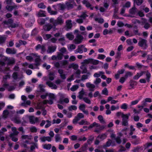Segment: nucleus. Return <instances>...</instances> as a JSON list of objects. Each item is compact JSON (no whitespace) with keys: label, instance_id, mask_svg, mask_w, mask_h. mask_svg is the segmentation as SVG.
<instances>
[{"label":"nucleus","instance_id":"c03bdc74","mask_svg":"<svg viewBox=\"0 0 152 152\" xmlns=\"http://www.w3.org/2000/svg\"><path fill=\"white\" fill-rule=\"evenodd\" d=\"M121 53L120 52H118L115 55V59L119 60L121 58Z\"/></svg>","mask_w":152,"mask_h":152},{"label":"nucleus","instance_id":"864d4df0","mask_svg":"<svg viewBox=\"0 0 152 152\" xmlns=\"http://www.w3.org/2000/svg\"><path fill=\"white\" fill-rule=\"evenodd\" d=\"M101 81V79L100 78H97L96 79V80L94 81V83L95 85H97L100 83Z\"/></svg>","mask_w":152,"mask_h":152},{"label":"nucleus","instance_id":"72a5a7b5","mask_svg":"<svg viewBox=\"0 0 152 152\" xmlns=\"http://www.w3.org/2000/svg\"><path fill=\"white\" fill-rule=\"evenodd\" d=\"M86 108V105L84 104H80L79 107V109L82 111L85 110Z\"/></svg>","mask_w":152,"mask_h":152},{"label":"nucleus","instance_id":"f704fd0d","mask_svg":"<svg viewBox=\"0 0 152 152\" xmlns=\"http://www.w3.org/2000/svg\"><path fill=\"white\" fill-rule=\"evenodd\" d=\"M68 109L69 111H72V110H76L77 109V107L75 105H71L68 107Z\"/></svg>","mask_w":152,"mask_h":152},{"label":"nucleus","instance_id":"412c9836","mask_svg":"<svg viewBox=\"0 0 152 152\" xmlns=\"http://www.w3.org/2000/svg\"><path fill=\"white\" fill-rule=\"evenodd\" d=\"M45 16V11L40 10L38 13L37 16L38 17H42Z\"/></svg>","mask_w":152,"mask_h":152},{"label":"nucleus","instance_id":"6e6d98bb","mask_svg":"<svg viewBox=\"0 0 152 152\" xmlns=\"http://www.w3.org/2000/svg\"><path fill=\"white\" fill-rule=\"evenodd\" d=\"M30 131L32 132H36L37 131V128L35 126H33L30 128Z\"/></svg>","mask_w":152,"mask_h":152},{"label":"nucleus","instance_id":"7c9ffc66","mask_svg":"<svg viewBox=\"0 0 152 152\" xmlns=\"http://www.w3.org/2000/svg\"><path fill=\"white\" fill-rule=\"evenodd\" d=\"M143 2V0H134V4H135L136 3L137 6H140L142 3Z\"/></svg>","mask_w":152,"mask_h":152},{"label":"nucleus","instance_id":"79ce46f5","mask_svg":"<svg viewBox=\"0 0 152 152\" xmlns=\"http://www.w3.org/2000/svg\"><path fill=\"white\" fill-rule=\"evenodd\" d=\"M106 135L105 134H102L99 135L98 136L97 138H99L100 139L104 140L106 137Z\"/></svg>","mask_w":152,"mask_h":152},{"label":"nucleus","instance_id":"5701e85b","mask_svg":"<svg viewBox=\"0 0 152 152\" xmlns=\"http://www.w3.org/2000/svg\"><path fill=\"white\" fill-rule=\"evenodd\" d=\"M94 139V136L91 135L89 137V139L87 140L86 143L90 145L91 144Z\"/></svg>","mask_w":152,"mask_h":152},{"label":"nucleus","instance_id":"f8f14e48","mask_svg":"<svg viewBox=\"0 0 152 152\" xmlns=\"http://www.w3.org/2000/svg\"><path fill=\"white\" fill-rule=\"evenodd\" d=\"M137 12V9L135 7V5L134 4L133 7L129 10V13L132 15H134Z\"/></svg>","mask_w":152,"mask_h":152},{"label":"nucleus","instance_id":"603ef678","mask_svg":"<svg viewBox=\"0 0 152 152\" xmlns=\"http://www.w3.org/2000/svg\"><path fill=\"white\" fill-rule=\"evenodd\" d=\"M78 88V86L77 85H73L71 88L70 90L72 91H75Z\"/></svg>","mask_w":152,"mask_h":152},{"label":"nucleus","instance_id":"0eeeda50","mask_svg":"<svg viewBox=\"0 0 152 152\" xmlns=\"http://www.w3.org/2000/svg\"><path fill=\"white\" fill-rule=\"evenodd\" d=\"M64 23V20L61 17H58L55 20L54 23V26L56 27L58 25H62Z\"/></svg>","mask_w":152,"mask_h":152},{"label":"nucleus","instance_id":"4c0bfd02","mask_svg":"<svg viewBox=\"0 0 152 152\" xmlns=\"http://www.w3.org/2000/svg\"><path fill=\"white\" fill-rule=\"evenodd\" d=\"M99 74H98L97 73H95L94 75V76L95 77L98 78L100 76V75L102 74H103L104 73L102 71H100L99 72Z\"/></svg>","mask_w":152,"mask_h":152},{"label":"nucleus","instance_id":"4d7b16f0","mask_svg":"<svg viewBox=\"0 0 152 152\" xmlns=\"http://www.w3.org/2000/svg\"><path fill=\"white\" fill-rule=\"evenodd\" d=\"M88 76L89 75H82L81 78V80L83 81L88 79Z\"/></svg>","mask_w":152,"mask_h":152},{"label":"nucleus","instance_id":"9b49d317","mask_svg":"<svg viewBox=\"0 0 152 152\" xmlns=\"http://www.w3.org/2000/svg\"><path fill=\"white\" fill-rule=\"evenodd\" d=\"M56 46L54 45V46H49L48 47V49L47 50V52L48 53H52L55 52L56 49Z\"/></svg>","mask_w":152,"mask_h":152},{"label":"nucleus","instance_id":"bf43d9fd","mask_svg":"<svg viewBox=\"0 0 152 152\" xmlns=\"http://www.w3.org/2000/svg\"><path fill=\"white\" fill-rule=\"evenodd\" d=\"M46 122L47 123V124L45 125V128H47L51 125V122L49 120H47Z\"/></svg>","mask_w":152,"mask_h":152},{"label":"nucleus","instance_id":"dca6fc26","mask_svg":"<svg viewBox=\"0 0 152 152\" xmlns=\"http://www.w3.org/2000/svg\"><path fill=\"white\" fill-rule=\"evenodd\" d=\"M129 83L130 86L132 88V89H134L137 84V81L133 80H131L129 82Z\"/></svg>","mask_w":152,"mask_h":152},{"label":"nucleus","instance_id":"6e6552de","mask_svg":"<svg viewBox=\"0 0 152 152\" xmlns=\"http://www.w3.org/2000/svg\"><path fill=\"white\" fill-rule=\"evenodd\" d=\"M85 47V45H79L78 46L77 48L75 51V53L77 54L78 53H83V48Z\"/></svg>","mask_w":152,"mask_h":152},{"label":"nucleus","instance_id":"20e7f679","mask_svg":"<svg viewBox=\"0 0 152 152\" xmlns=\"http://www.w3.org/2000/svg\"><path fill=\"white\" fill-rule=\"evenodd\" d=\"M146 79H141L140 80L139 82L142 83H146V80L147 82L149 83L150 81V79L151 77V74L148 72H147L146 74Z\"/></svg>","mask_w":152,"mask_h":152},{"label":"nucleus","instance_id":"3c124183","mask_svg":"<svg viewBox=\"0 0 152 152\" xmlns=\"http://www.w3.org/2000/svg\"><path fill=\"white\" fill-rule=\"evenodd\" d=\"M12 78L15 80H17L18 78V73L17 72H14L13 73L12 75Z\"/></svg>","mask_w":152,"mask_h":152},{"label":"nucleus","instance_id":"8fccbe9b","mask_svg":"<svg viewBox=\"0 0 152 152\" xmlns=\"http://www.w3.org/2000/svg\"><path fill=\"white\" fill-rule=\"evenodd\" d=\"M38 7L39 8L41 9H45L46 7V6L44 5L43 3H41L38 5Z\"/></svg>","mask_w":152,"mask_h":152},{"label":"nucleus","instance_id":"37998d69","mask_svg":"<svg viewBox=\"0 0 152 152\" xmlns=\"http://www.w3.org/2000/svg\"><path fill=\"white\" fill-rule=\"evenodd\" d=\"M83 99L86 103L89 104H91V101L88 98L86 97H83Z\"/></svg>","mask_w":152,"mask_h":152},{"label":"nucleus","instance_id":"39448f33","mask_svg":"<svg viewBox=\"0 0 152 152\" xmlns=\"http://www.w3.org/2000/svg\"><path fill=\"white\" fill-rule=\"evenodd\" d=\"M83 38L82 36L78 34L74 41L75 44H79L82 42Z\"/></svg>","mask_w":152,"mask_h":152},{"label":"nucleus","instance_id":"2eb2a0df","mask_svg":"<svg viewBox=\"0 0 152 152\" xmlns=\"http://www.w3.org/2000/svg\"><path fill=\"white\" fill-rule=\"evenodd\" d=\"M66 26L67 28L70 29L72 27V24L71 20H67L66 21Z\"/></svg>","mask_w":152,"mask_h":152},{"label":"nucleus","instance_id":"774afa93","mask_svg":"<svg viewBox=\"0 0 152 152\" xmlns=\"http://www.w3.org/2000/svg\"><path fill=\"white\" fill-rule=\"evenodd\" d=\"M10 137L11 138L12 140L15 142H16L18 140V138L15 137L14 136H11L10 135Z\"/></svg>","mask_w":152,"mask_h":152},{"label":"nucleus","instance_id":"1a4fd4ad","mask_svg":"<svg viewBox=\"0 0 152 152\" xmlns=\"http://www.w3.org/2000/svg\"><path fill=\"white\" fill-rule=\"evenodd\" d=\"M29 119L30 123L32 124H34L35 122H37L39 121L37 118H35L34 116H30Z\"/></svg>","mask_w":152,"mask_h":152},{"label":"nucleus","instance_id":"de8ad7c7","mask_svg":"<svg viewBox=\"0 0 152 152\" xmlns=\"http://www.w3.org/2000/svg\"><path fill=\"white\" fill-rule=\"evenodd\" d=\"M6 38L4 37H0V44L4 43L6 40Z\"/></svg>","mask_w":152,"mask_h":152},{"label":"nucleus","instance_id":"e433bc0d","mask_svg":"<svg viewBox=\"0 0 152 152\" xmlns=\"http://www.w3.org/2000/svg\"><path fill=\"white\" fill-rule=\"evenodd\" d=\"M52 37V35L50 34H46L45 36H43V38L45 40H47L50 39Z\"/></svg>","mask_w":152,"mask_h":152},{"label":"nucleus","instance_id":"7ed1b4c3","mask_svg":"<svg viewBox=\"0 0 152 152\" xmlns=\"http://www.w3.org/2000/svg\"><path fill=\"white\" fill-rule=\"evenodd\" d=\"M65 95L64 94H61L60 95V98L59 100V102L61 104H62L63 102L68 103L69 102V100L68 98H65Z\"/></svg>","mask_w":152,"mask_h":152},{"label":"nucleus","instance_id":"c85d7f7f","mask_svg":"<svg viewBox=\"0 0 152 152\" xmlns=\"http://www.w3.org/2000/svg\"><path fill=\"white\" fill-rule=\"evenodd\" d=\"M66 37L69 40H72L74 38V35L71 33H68L66 34Z\"/></svg>","mask_w":152,"mask_h":152},{"label":"nucleus","instance_id":"f3484780","mask_svg":"<svg viewBox=\"0 0 152 152\" xmlns=\"http://www.w3.org/2000/svg\"><path fill=\"white\" fill-rule=\"evenodd\" d=\"M113 32V30L111 28H110L109 30L107 29H105L103 31V34L104 35H105L108 34H111Z\"/></svg>","mask_w":152,"mask_h":152},{"label":"nucleus","instance_id":"69168bd1","mask_svg":"<svg viewBox=\"0 0 152 152\" xmlns=\"http://www.w3.org/2000/svg\"><path fill=\"white\" fill-rule=\"evenodd\" d=\"M131 6V3L129 1L126 2L125 5L123 6V7H126L127 8H129Z\"/></svg>","mask_w":152,"mask_h":152},{"label":"nucleus","instance_id":"f257e3e1","mask_svg":"<svg viewBox=\"0 0 152 152\" xmlns=\"http://www.w3.org/2000/svg\"><path fill=\"white\" fill-rule=\"evenodd\" d=\"M138 45L140 47H142L143 50L146 49L148 47L147 40L145 39L141 38L139 41Z\"/></svg>","mask_w":152,"mask_h":152},{"label":"nucleus","instance_id":"bb28decb","mask_svg":"<svg viewBox=\"0 0 152 152\" xmlns=\"http://www.w3.org/2000/svg\"><path fill=\"white\" fill-rule=\"evenodd\" d=\"M69 68H72L76 70L78 68V66L77 64L72 63L69 66Z\"/></svg>","mask_w":152,"mask_h":152},{"label":"nucleus","instance_id":"a878e982","mask_svg":"<svg viewBox=\"0 0 152 152\" xmlns=\"http://www.w3.org/2000/svg\"><path fill=\"white\" fill-rule=\"evenodd\" d=\"M52 147V145L50 144H45L43 145V148L47 150H50Z\"/></svg>","mask_w":152,"mask_h":152},{"label":"nucleus","instance_id":"e2e57ef3","mask_svg":"<svg viewBox=\"0 0 152 152\" xmlns=\"http://www.w3.org/2000/svg\"><path fill=\"white\" fill-rule=\"evenodd\" d=\"M102 93L104 95H108V92L107 88H104L102 91Z\"/></svg>","mask_w":152,"mask_h":152},{"label":"nucleus","instance_id":"5fc2aeb1","mask_svg":"<svg viewBox=\"0 0 152 152\" xmlns=\"http://www.w3.org/2000/svg\"><path fill=\"white\" fill-rule=\"evenodd\" d=\"M140 100V99H139L134 101H132L131 102V105H134L137 104Z\"/></svg>","mask_w":152,"mask_h":152},{"label":"nucleus","instance_id":"423d86ee","mask_svg":"<svg viewBox=\"0 0 152 152\" xmlns=\"http://www.w3.org/2000/svg\"><path fill=\"white\" fill-rule=\"evenodd\" d=\"M35 49L36 50H38L41 49V53L42 54H44L46 51V49L45 46L43 45H41L40 44H38L35 46Z\"/></svg>","mask_w":152,"mask_h":152},{"label":"nucleus","instance_id":"393cba45","mask_svg":"<svg viewBox=\"0 0 152 152\" xmlns=\"http://www.w3.org/2000/svg\"><path fill=\"white\" fill-rule=\"evenodd\" d=\"M130 115V113L126 114H125L122 113V115H121V118H122V120H128L129 116Z\"/></svg>","mask_w":152,"mask_h":152},{"label":"nucleus","instance_id":"680f3d73","mask_svg":"<svg viewBox=\"0 0 152 152\" xmlns=\"http://www.w3.org/2000/svg\"><path fill=\"white\" fill-rule=\"evenodd\" d=\"M88 15H87L85 12L83 13L80 16H78L81 18H83L84 19H85L87 17Z\"/></svg>","mask_w":152,"mask_h":152},{"label":"nucleus","instance_id":"6ab92c4d","mask_svg":"<svg viewBox=\"0 0 152 152\" xmlns=\"http://www.w3.org/2000/svg\"><path fill=\"white\" fill-rule=\"evenodd\" d=\"M17 7L16 5L10 6V5H7L6 6V9L8 11H12L14 9L16 8Z\"/></svg>","mask_w":152,"mask_h":152},{"label":"nucleus","instance_id":"2f4dec72","mask_svg":"<svg viewBox=\"0 0 152 152\" xmlns=\"http://www.w3.org/2000/svg\"><path fill=\"white\" fill-rule=\"evenodd\" d=\"M66 5L68 8L72 9L74 7L73 4H71L69 2H67L66 3Z\"/></svg>","mask_w":152,"mask_h":152},{"label":"nucleus","instance_id":"a18cd8bd","mask_svg":"<svg viewBox=\"0 0 152 152\" xmlns=\"http://www.w3.org/2000/svg\"><path fill=\"white\" fill-rule=\"evenodd\" d=\"M78 119L80 120L81 118H83L84 117L83 114L81 113H78L76 116Z\"/></svg>","mask_w":152,"mask_h":152},{"label":"nucleus","instance_id":"58836bf2","mask_svg":"<svg viewBox=\"0 0 152 152\" xmlns=\"http://www.w3.org/2000/svg\"><path fill=\"white\" fill-rule=\"evenodd\" d=\"M55 141L56 142H58L61 140V137L60 136L59 134H57L55 136Z\"/></svg>","mask_w":152,"mask_h":152},{"label":"nucleus","instance_id":"cd10ccee","mask_svg":"<svg viewBox=\"0 0 152 152\" xmlns=\"http://www.w3.org/2000/svg\"><path fill=\"white\" fill-rule=\"evenodd\" d=\"M83 65L80 66V69L83 70L82 73L85 74L87 72V70L86 67L84 65V64H82Z\"/></svg>","mask_w":152,"mask_h":152},{"label":"nucleus","instance_id":"a19ab883","mask_svg":"<svg viewBox=\"0 0 152 152\" xmlns=\"http://www.w3.org/2000/svg\"><path fill=\"white\" fill-rule=\"evenodd\" d=\"M95 20V21H98V22L100 23H102L104 22V20L102 18H96L94 19Z\"/></svg>","mask_w":152,"mask_h":152},{"label":"nucleus","instance_id":"b1692460","mask_svg":"<svg viewBox=\"0 0 152 152\" xmlns=\"http://www.w3.org/2000/svg\"><path fill=\"white\" fill-rule=\"evenodd\" d=\"M13 22V20L12 18H10L7 20H5L3 21V23L5 25L11 24Z\"/></svg>","mask_w":152,"mask_h":152},{"label":"nucleus","instance_id":"f03ea898","mask_svg":"<svg viewBox=\"0 0 152 152\" xmlns=\"http://www.w3.org/2000/svg\"><path fill=\"white\" fill-rule=\"evenodd\" d=\"M99 61L97 60H95L92 58H90L84 60L82 64H88L90 63L94 65H96L99 63Z\"/></svg>","mask_w":152,"mask_h":152},{"label":"nucleus","instance_id":"a211bd4d","mask_svg":"<svg viewBox=\"0 0 152 152\" xmlns=\"http://www.w3.org/2000/svg\"><path fill=\"white\" fill-rule=\"evenodd\" d=\"M7 65L10 66L14 64L15 63V59L13 58H12V59H8L7 60Z\"/></svg>","mask_w":152,"mask_h":152},{"label":"nucleus","instance_id":"9d476101","mask_svg":"<svg viewBox=\"0 0 152 152\" xmlns=\"http://www.w3.org/2000/svg\"><path fill=\"white\" fill-rule=\"evenodd\" d=\"M53 26L49 23H48L43 26V29L45 31H49L53 28Z\"/></svg>","mask_w":152,"mask_h":152},{"label":"nucleus","instance_id":"473e14b6","mask_svg":"<svg viewBox=\"0 0 152 152\" xmlns=\"http://www.w3.org/2000/svg\"><path fill=\"white\" fill-rule=\"evenodd\" d=\"M97 118L101 123H105V121L104 120L103 118L102 115H99L97 117Z\"/></svg>","mask_w":152,"mask_h":152},{"label":"nucleus","instance_id":"ea45409f","mask_svg":"<svg viewBox=\"0 0 152 152\" xmlns=\"http://www.w3.org/2000/svg\"><path fill=\"white\" fill-rule=\"evenodd\" d=\"M67 123L66 121H64L63 122L61 123L60 125V129H63L64 126H66Z\"/></svg>","mask_w":152,"mask_h":152},{"label":"nucleus","instance_id":"052dcab7","mask_svg":"<svg viewBox=\"0 0 152 152\" xmlns=\"http://www.w3.org/2000/svg\"><path fill=\"white\" fill-rule=\"evenodd\" d=\"M121 109L126 110L127 108V105L126 103L123 104L121 107Z\"/></svg>","mask_w":152,"mask_h":152},{"label":"nucleus","instance_id":"c756f323","mask_svg":"<svg viewBox=\"0 0 152 152\" xmlns=\"http://www.w3.org/2000/svg\"><path fill=\"white\" fill-rule=\"evenodd\" d=\"M112 143V141L110 139H108V140L106 144L103 145V148L107 147H110Z\"/></svg>","mask_w":152,"mask_h":152},{"label":"nucleus","instance_id":"0e129e2a","mask_svg":"<svg viewBox=\"0 0 152 152\" xmlns=\"http://www.w3.org/2000/svg\"><path fill=\"white\" fill-rule=\"evenodd\" d=\"M115 140L116 142L118 144H120L121 142V140L120 137H117L115 138Z\"/></svg>","mask_w":152,"mask_h":152},{"label":"nucleus","instance_id":"13d9d810","mask_svg":"<svg viewBox=\"0 0 152 152\" xmlns=\"http://www.w3.org/2000/svg\"><path fill=\"white\" fill-rule=\"evenodd\" d=\"M128 120H122V125L124 126H128Z\"/></svg>","mask_w":152,"mask_h":152},{"label":"nucleus","instance_id":"ddd939ff","mask_svg":"<svg viewBox=\"0 0 152 152\" xmlns=\"http://www.w3.org/2000/svg\"><path fill=\"white\" fill-rule=\"evenodd\" d=\"M49 17H46L45 18H39L38 20V23L41 25H42L45 23L46 21L48 20Z\"/></svg>","mask_w":152,"mask_h":152},{"label":"nucleus","instance_id":"4be33fe9","mask_svg":"<svg viewBox=\"0 0 152 152\" xmlns=\"http://www.w3.org/2000/svg\"><path fill=\"white\" fill-rule=\"evenodd\" d=\"M88 145V144L87 143H85L80 148V150H81L82 151H86L87 150Z\"/></svg>","mask_w":152,"mask_h":152},{"label":"nucleus","instance_id":"338daca9","mask_svg":"<svg viewBox=\"0 0 152 152\" xmlns=\"http://www.w3.org/2000/svg\"><path fill=\"white\" fill-rule=\"evenodd\" d=\"M133 32L134 33V35H138V36L140 35V33H139V30L138 29H137V30L133 29Z\"/></svg>","mask_w":152,"mask_h":152},{"label":"nucleus","instance_id":"49530a36","mask_svg":"<svg viewBox=\"0 0 152 152\" xmlns=\"http://www.w3.org/2000/svg\"><path fill=\"white\" fill-rule=\"evenodd\" d=\"M132 75V72L129 71L126 72L125 75V77L127 78L129 76H131Z\"/></svg>","mask_w":152,"mask_h":152},{"label":"nucleus","instance_id":"c9c22d12","mask_svg":"<svg viewBox=\"0 0 152 152\" xmlns=\"http://www.w3.org/2000/svg\"><path fill=\"white\" fill-rule=\"evenodd\" d=\"M79 96H78V97L79 99H83V96L84 94V91L81 90L79 92Z\"/></svg>","mask_w":152,"mask_h":152},{"label":"nucleus","instance_id":"aec40b11","mask_svg":"<svg viewBox=\"0 0 152 152\" xmlns=\"http://www.w3.org/2000/svg\"><path fill=\"white\" fill-rule=\"evenodd\" d=\"M100 124H99L96 123V122H94L92 124H91L88 127V129L92 128L93 127L96 126L99 127L100 126Z\"/></svg>","mask_w":152,"mask_h":152},{"label":"nucleus","instance_id":"09e8293b","mask_svg":"<svg viewBox=\"0 0 152 152\" xmlns=\"http://www.w3.org/2000/svg\"><path fill=\"white\" fill-rule=\"evenodd\" d=\"M106 57V56L103 54H99L97 58L98 59L100 60H103Z\"/></svg>","mask_w":152,"mask_h":152},{"label":"nucleus","instance_id":"4468645a","mask_svg":"<svg viewBox=\"0 0 152 152\" xmlns=\"http://www.w3.org/2000/svg\"><path fill=\"white\" fill-rule=\"evenodd\" d=\"M6 53L8 54H15L16 53V51L14 48L12 49L10 48H7L6 50Z\"/></svg>","mask_w":152,"mask_h":152}]
</instances>
